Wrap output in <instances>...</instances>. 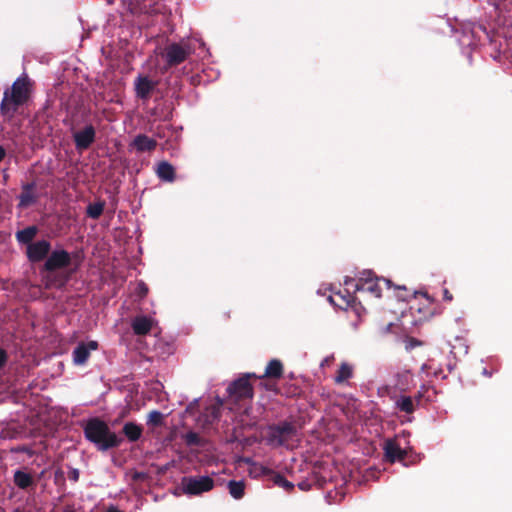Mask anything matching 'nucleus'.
<instances>
[{
    "label": "nucleus",
    "mask_w": 512,
    "mask_h": 512,
    "mask_svg": "<svg viewBox=\"0 0 512 512\" xmlns=\"http://www.w3.org/2000/svg\"><path fill=\"white\" fill-rule=\"evenodd\" d=\"M5 156H6L5 149L2 146H0V162L5 158Z\"/></svg>",
    "instance_id": "obj_41"
},
{
    "label": "nucleus",
    "mask_w": 512,
    "mask_h": 512,
    "mask_svg": "<svg viewBox=\"0 0 512 512\" xmlns=\"http://www.w3.org/2000/svg\"><path fill=\"white\" fill-rule=\"evenodd\" d=\"M184 494L197 496L214 488V480L209 476H185L181 479Z\"/></svg>",
    "instance_id": "obj_5"
},
{
    "label": "nucleus",
    "mask_w": 512,
    "mask_h": 512,
    "mask_svg": "<svg viewBox=\"0 0 512 512\" xmlns=\"http://www.w3.org/2000/svg\"><path fill=\"white\" fill-rule=\"evenodd\" d=\"M149 288L143 281H139L135 287L134 294L141 300L147 296Z\"/></svg>",
    "instance_id": "obj_32"
},
{
    "label": "nucleus",
    "mask_w": 512,
    "mask_h": 512,
    "mask_svg": "<svg viewBox=\"0 0 512 512\" xmlns=\"http://www.w3.org/2000/svg\"><path fill=\"white\" fill-rule=\"evenodd\" d=\"M85 438L93 443L99 451H107L121 444L115 432L103 420L95 417L89 419L83 427Z\"/></svg>",
    "instance_id": "obj_2"
},
{
    "label": "nucleus",
    "mask_w": 512,
    "mask_h": 512,
    "mask_svg": "<svg viewBox=\"0 0 512 512\" xmlns=\"http://www.w3.org/2000/svg\"><path fill=\"white\" fill-rule=\"evenodd\" d=\"M230 495L234 499H241L245 494V483L243 481L230 480L227 484Z\"/></svg>",
    "instance_id": "obj_24"
},
{
    "label": "nucleus",
    "mask_w": 512,
    "mask_h": 512,
    "mask_svg": "<svg viewBox=\"0 0 512 512\" xmlns=\"http://www.w3.org/2000/svg\"><path fill=\"white\" fill-rule=\"evenodd\" d=\"M79 475H80L79 470L76 468H72L68 472V479L70 481L77 482L79 480Z\"/></svg>",
    "instance_id": "obj_33"
},
{
    "label": "nucleus",
    "mask_w": 512,
    "mask_h": 512,
    "mask_svg": "<svg viewBox=\"0 0 512 512\" xmlns=\"http://www.w3.org/2000/svg\"><path fill=\"white\" fill-rule=\"evenodd\" d=\"M156 174L159 179L165 182H173L176 178L175 168L167 161L159 162Z\"/></svg>",
    "instance_id": "obj_18"
},
{
    "label": "nucleus",
    "mask_w": 512,
    "mask_h": 512,
    "mask_svg": "<svg viewBox=\"0 0 512 512\" xmlns=\"http://www.w3.org/2000/svg\"><path fill=\"white\" fill-rule=\"evenodd\" d=\"M267 389H269V390H274V385H268V386H267Z\"/></svg>",
    "instance_id": "obj_46"
},
{
    "label": "nucleus",
    "mask_w": 512,
    "mask_h": 512,
    "mask_svg": "<svg viewBox=\"0 0 512 512\" xmlns=\"http://www.w3.org/2000/svg\"><path fill=\"white\" fill-rule=\"evenodd\" d=\"M143 477H144L143 473L135 472L133 475V480L137 481V480L143 479Z\"/></svg>",
    "instance_id": "obj_39"
},
{
    "label": "nucleus",
    "mask_w": 512,
    "mask_h": 512,
    "mask_svg": "<svg viewBox=\"0 0 512 512\" xmlns=\"http://www.w3.org/2000/svg\"><path fill=\"white\" fill-rule=\"evenodd\" d=\"M192 52L193 49L189 44L171 43L167 45L164 52V57L166 60L164 70L167 71L172 67L180 65L187 60Z\"/></svg>",
    "instance_id": "obj_6"
},
{
    "label": "nucleus",
    "mask_w": 512,
    "mask_h": 512,
    "mask_svg": "<svg viewBox=\"0 0 512 512\" xmlns=\"http://www.w3.org/2000/svg\"><path fill=\"white\" fill-rule=\"evenodd\" d=\"M421 344L420 341H418L417 339L415 338H410L409 339V347L410 348H413V347H416V346H419Z\"/></svg>",
    "instance_id": "obj_37"
},
{
    "label": "nucleus",
    "mask_w": 512,
    "mask_h": 512,
    "mask_svg": "<svg viewBox=\"0 0 512 512\" xmlns=\"http://www.w3.org/2000/svg\"><path fill=\"white\" fill-rule=\"evenodd\" d=\"M33 82L27 74L18 77L10 89L5 90L0 104V113L2 116L11 119L18 111L19 107L24 105L32 93Z\"/></svg>",
    "instance_id": "obj_1"
},
{
    "label": "nucleus",
    "mask_w": 512,
    "mask_h": 512,
    "mask_svg": "<svg viewBox=\"0 0 512 512\" xmlns=\"http://www.w3.org/2000/svg\"><path fill=\"white\" fill-rule=\"evenodd\" d=\"M37 233V226L32 225L24 228L23 230L17 231L15 237L20 244H25L28 246L30 243H33L32 241L36 237Z\"/></svg>",
    "instance_id": "obj_21"
},
{
    "label": "nucleus",
    "mask_w": 512,
    "mask_h": 512,
    "mask_svg": "<svg viewBox=\"0 0 512 512\" xmlns=\"http://www.w3.org/2000/svg\"><path fill=\"white\" fill-rule=\"evenodd\" d=\"M483 374L490 377L491 376V373L487 371L486 368H483Z\"/></svg>",
    "instance_id": "obj_45"
},
{
    "label": "nucleus",
    "mask_w": 512,
    "mask_h": 512,
    "mask_svg": "<svg viewBox=\"0 0 512 512\" xmlns=\"http://www.w3.org/2000/svg\"><path fill=\"white\" fill-rule=\"evenodd\" d=\"M252 376L256 377L255 374H246L245 376L233 381L227 388L228 393L238 401L252 399L254 391L251 383L249 382V378Z\"/></svg>",
    "instance_id": "obj_7"
},
{
    "label": "nucleus",
    "mask_w": 512,
    "mask_h": 512,
    "mask_svg": "<svg viewBox=\"0 0 512 512\" xmlns=\"http://www.w3.org/2000/svg\"><path fill=\"white\" fill-rule=\"evenodd\" d=\"M385 458L388 462L394 463L396 461H403L407 452L400 447V445L392 439H388L384 445Z\"/></svg>",
    "instance_id": "obj_12"
},
{
    "label": "nucleus",
    "mask_w": 512,
    "mask_h": 512,
    "mask_svg": "<svg viewBox=\"0 0 512 512\" xmlns=\"http://www.w3.org/2000/svg\"><path fill=\"white\" fill-rule=\"evenodd\" d=\"M333 359H334V357H333V356L326 357V358L322 361L321 366L323 367V366H325V365H329V364H330V362H331Z\"/></svg>",
    "instance_id": "obj_38"
},
{
    "label": "nucleus",
    "mask_w": 512,
    "mask_h": 512,
    "mask_svg": "<svg viewBox=\"0 0 512 512\" xmlns=\"http://www.w3.org/2000/svg\"><path fill=\"white\" fill-rule=\"evenodd\" d=\"M106 512H122V511L118 510L116 507L111 506L110 508L107 509Z\"/></svg>",
    "instance_id": "obj_43"
},
{
    "label": "nucleus",
    "mask_w": 512,
    "mask_h": 512,
    "mask_svg": "<svg viewBox=\"0 0 512 512\" xmlns=\"http://www.w3.org/2000/svg\"><path fill=\"white\" fill-rule=\"evenodd\" d=\"M297 434V427L293 422L281 421L267 427L266 440L274 446H284Z\"/></svg>",
    "instance_id": "obj_3"
},
{
    "label": "nucleus",
    "mask_w": 512,
    "mask_h": 512,
    "mask_svg": "<svg viewBox=\"0 0 512 512\" xmlns=\"http://www.w3.org/2000/svg\"><path fill=\"white\" fill-rule=\"evenodd\" d=\"M283 376V364L278 359H272L268 362L264 375L260 378L279 379Z\"/></svg>",
    "instance_id": "obj_20"
},
{
    "label": "nucleus",
    "mask_w": 512,
    "mask_h": 512,
    "mask_svg": "<svg viewBox=\"0 0 512 512\" xmlns=\"http://www.w3.org/2000/svg\"><path fill=\"white\" fill-rule=\"evenodd\" d=\"M147 425L151 427H161L164 425V415L158 411L153 410L147 416Z\"/></svg>",
    "instance_id": "obj_27"
},
{
    "label": "nucleus",
    "mask_w": 512,
    "mask_h": 512,
    "mask_svg": "<svg viewBox=\"0 0 512 512\" xmlns=\"http://www.w3.org/2000/svg\"><path fill=\"white\" fill-rule=\"evenodd\" d=\"M13 482L21 490H28L36 486V480L32 473L26 469H18L14 472Z\"/></svg>",
    "instance_id": "obj_14"
},
{
    "label": "nucleus",
    "mask_w": 512,
    "mask_h": 512,
    "mask_svg": "<svg viewBox=\"0 0 512 512\" xmlns=\"http://www.w3.org/2000/svg\"><path fill=\"white\" fill-rule=\"evenodd\" d=\"M156 85L157 82L150 80L147 76L139 75L135 79L136 96L143 100L148 99Z\"/></svg>",
    "instance_id": "obj_13"
},
{
    "label": "nucleus",
    "mask_w": 512,
    "mask_h": 512,
    "mask_svg": "<svg viewBox=\"0 0 512 512\" xmlns=\"http://www.w3.org/2000/svg\"><path fill=\"white\" fill-rule=\"evenodd\" d=\"M383 282L387 287H390L391 281L385 278H373L372 272L365 271L362 273V276L357 280H346L345 284L347 286L354 287L355 291H365L369 292L376 298H380L382 295V287L380 283Z\"/></svg>",
    "instance_id": "obj_4"
},
{
    "label": "nucleus",
    "mask_w": 512,
    "mask_h": 512,
    "mask_svg": "<svg viewBox=\"0 0 512 512\" xmlns=\"http://www.w3.org/2000/svg\"><path fill=\"white\" fill-rule=\"evenodd\" d=\"M502 6H503V4H501V3L495 4V9L499 15L502 13Z\"/></svg>",
    "instance_id": "obj_42"
},
{
    "label": "nucleus",
    "mask_w": 512,
    "mask_h": 512,
    "mask_svg": "<svg viewBox=\"0 0 512 512\" xmlns=\"http://www.w3.org/2000/svg\"><path fill=\"white\" fill-rule=\"evenodd\" d=\"M430 388L423 385L421 386L420 390L417 392V394L414 397V401L416 402V405L419 406L422 404V400L425 398L426 401L431 400V395L429 394Z\"/></svg>",
    "instance_id": "obj_30"
},
{
    "label": "nucleus",
    "mask_w": 512,
    "mask_h": 512,
    "mask_svg": "<svg viewBox=\"0 0 512 512\" xmlns=\"http://www.w3.org/2000/svg\"><path fill=\"white\" fill-rule=\"evenodd\" d=\"M353 375V367L347 362H342L337 370L334 381L336 384H342L350 379Z\"/></svg>",
    "instance_id": "obj_23"
},
{
    "label": "nucleus",
    "mask_w": 512,
    "mask_h": 512,
    "mask_svg": "<svg viewBox=\"0 0 512 512\" xmlns=\"http://www.w3.org/2000/svg\"><path fill=\"white\" fill-rule=\"evenodd\" d=\"M8 361V354L7 352L0 348V369H2Z\"/></svg>",
    "instance_id": "obj_34"
},
{
    "label": "nucleus",
    "mask_w": 512,
    "mask_h": 512,
    "mask_svg": "<svg viewBox=\"0 0 512 512\" xmlns=\"http://www.w3.org/2000/svg\"><path fill=\"white\" fill-rule=\"evenodd\" d=\"M98 349L97 341L81 342L73 351V361L76 365H84L90 357V352Z\"/></svg>",
    "instance_id": "obj_11"
},
{
    "label": "nucleus",
    "mask_w": 512,
    "mask_h": 512,
    "mask_svg": "<svg viewBox=\"0 0 512 512\" xmlns=\"http://www.w3.org/2000/svg\"><path fill=\"white\" fill-rule=\"evenodd\" d=\"M395 404L400 411L407 414H412L415 411L414 400L410 396H400Z\"/></svg>",
    "instance_id": "obj_26"
},
{
    "label": "nucleus",
    "mask_w": 512,
    "mask_h": 512,
    "mask_svg": "<svg viewBox=\"0 0 512 512\" xmlns=\"http://www.w3.org/2000/svg\"><path fill=\"white\" fill-rule=\"evenodd\" d=\"M132 146L138 152H150L156 148L157 142L145 134H139L133 139Z\"/></svg>",
    "instance_id": "obj_17"
},
{
    "label": "nucleus",
    "mask_w": 512,
    "mask_h": 512,
    "mask_svg": "<svg viewBox=\"0 0 512 512\" xmlns=\"http://www.w3.org/2000/svg\"><path fill=\"white\" fill-rule=\"evenodd\" d=\"M424 297H426L427 299H429V296L428 294L425 292V293H421Z\"/></svg>",
    "instance_id": "obj_47"
},
{
    "label": "nucleus",
    "mask_w": 512,
    "mask_h": 512,
    "mask_svg": "<svg viewBox=\"0 0 512 512\" xmlns=\"http://www.w3.org/2000/svg\"><path fill=\"white\" fill-rule=\"evenodd\" d=\"M273 482L274 484H276L277 486L283 488L284 490H286L287 492H291L293 491L294 489V484L290 481H288L283 475L281 474H276L274 477H273Z\"/></svg>",
    "instance_id": "obj_29"
},
{
    "label": "nucleus",
    "mask_w": 512,
    "mask_h": 512,
    "mask_svg": "<svg viewBox=\"0 0 512 512\" xmlns=\"http://www.w3.org/2000/svg\"><path fill=\"white\" fill-rule=\"evenodd\" d=\"M220 417V408L217 405H210L205 409L200 419L203 421L204 426H208L217 421Z\"/></svg>",
    "instance_id": "obj_22"
},
{
    "label": "nucleus",
    "mask_w": 512,
    "mask_h": 512,
    "mask_svg": "<svg viewBox=\"0 0 512 512\" xmlns=\"http://www.w3.org/2000/svg\"><path fill=\"white\" fill-rule=\"evenodd\" d=\"M72 263L71 255L64 249H55L49 253L46 259L43 270L47 272H54L57 270L65 269Z\"/></svg>",
    "instance_id": "obj_8"
},
{
    "label": "nucleus",
    "mask_w": 512,
    "mask_h": 512,
    "mask_svg": "<svg viewBox=\"0 0 512 512\" xmlns=\"http://www.w3.org/2000/svg\"><path fill=\"white\" fill-rule=\"evenodd\" d=\"M427 369H428V364H423L422 367H421V370L423 372H427Z\"/></svg>",
    "instance_id": "obj_44"
},
{
    "label": "nucleus",
    "mask_w": 512,
    "mask_h": 512,
    "mask_svg": "<svg viewBox=\"0 0 512 512\" xmlns=\"http://www.w3.org/2000/svg\"><path fill=\"white\" fill-rule=\"evenodd\" d=\"M51 251V243L48 240L42 239L30 243L26 249V256L32 263H38L47 259Z\"/></svg>",
    "instance_id": "obj_9"
},
{
    "label": "nucleus",
    "mask_w": 512,
    "mask_h": 512,
    "mask_svg": "<svg viewBox=\"0 0 512 512\" xmlns=\"http://www.w3.org/2000/svg\"><path fill=\"white\" fill-rule=\"evenodd\" d=\"M36 187L35 182L26 183L22 186V191L20 195L18 196L19 208H26L30 205L34 204L37 201V196L34 192Z\"/></svg>",
    "instance_id": "obj_15"
},
{
    "label": "nucleus",
    "mask_w": 512,
    "mask_h": 512,
    "mask_svg": "<svg viewBox=\"0 0 512 512\" xmlns=\"http://www.w3.org/2000/svg\"><path fill=\"white\" fill-rule=\"evenodd\" d=\"M96 131L93 125L89 124L83 130L75 132L73 135L76 149L79 151L88 149L95 141Z\"/></svg>",
    "instance_id": "obj_10"
},
{
    "label": "nucleus",
    "mask_w": 512,
    "mask_h": 512,
    "mask_svg": "<svg viewBox=\"0 0 512 512\" xmlns=\"http://www.w3.org/2000/svg\"><path fill=\"white\" fill-rule=\"evenodd\" d=\"M298 487L302 491H309L312 487V484L308 480H303L298 483Z\"/></svg>",
    "instance_id": "obj_35"
},
{
    "label": "nucleus",
    "mask_w": 512,
    "mask_h": 512,
    "mask_svg": "<svg viewBox=\"0 0 512 512\" xmlns=\"http://www.w3.org/2000/svg\"><path fill=\"white\" fill-rule=\"evenodd\" d=\"M104 210V202H95L92 204H89L86 209V214L88 217L92 219H98Z\"/></svg>",
    "instance_id": "obj_28"
},
{
    "label": "nucleus",
    "mask_w": 512,
    "mask_h": 512,
    "mask_svg": "<svg viewBox=\"0 0 512 512\" xmlns=\"http://www.w3.org/2000/svg\"><path fill=\"white\" fill-rule=\"evenodd\" d=\"M122 433L130 442H136L142 436L143 427L134 422H126L122 428Z\"/></svg>",
    "instance_id": "obj_19"
},
{
    "label": "nucleus",
    "mask_w": 512,
    "mask_h": 512,
    "mask_svg": "<svg viewBox=\"0 0 512 512\" xmlns=\"http://www.w3.org/2000/svg\"><path fill=\"white\" fill-rule=\"evenodd\" d=\"M443 299L448 302L453 300V295L447 288L443 289Z\"/></svg>",
    "instance_id": "obj_36"
},
{
    "label": "nucleus",
    "mask_w": 512,
    "mask_h": 512,
    "mask_svg": "<svg viewBox=\"0 0 512 512\" xmlns=\"http://www.w3.org/2000/svg\"><path fill=\"white\" fill-rule=\"evenodd\" d=\"M153 321L147 316H137L132 320L131 326L134 334L139 336L147 335L152 328Z\"/></svg>",
    "instance_id": "obj_16"
},
{
    "label": "nucleus",
    "mask_w": 512,
    "mask_h": 512,
    "mask_svg": "<svg viewBox=\"0 0 512 512\" xmlns=\"http://www.w3.org/2000/svg\"><path fill=\"white\" fill-rule=\"evenodd\" d=\"M71 272L66 273L65 275L60 276H47L46 277V288H62L66 285L68 280L70 279Z\"/></svg>",
    "instance_id": "obj_25"
},
{
    "label": "nucleus",
    "mask_w": 512,
    "mask_h": 512,
    "mask_svg": "<svg viewBox=\"0 0 512 512\" xmlns=\"http://www.w3.org/2000/svg\"><path fill=\"white\" fill-rule=\"evenodd\" d=\"M184 441L188 446H200L202 444L200 436L193 431L184 435Z\"/></svg>",
    "instance_id": "obj_31"
},
{
    "label": "nucleus",
    "mask_w": 512,
    "mask_h": 512,
    "mask_svg": "<svg viewBox=\"0 0 512 512\" xmlns=\"http://www.w3.org/2000/svg\"><path fill=\"white\" fill-rule=\"evenodd\" d=\"M62 512H76V511H75V509H74V507H73V506L66 505V506L63 508Z\"/></svg>",
    "instance_id": "obj_40"
}]
</instances>
